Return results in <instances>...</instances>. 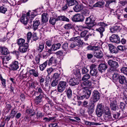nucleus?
Returning <instances> with one entry per match:
<instances>
[{"label": "nucleus", "instance_id": "39", "mask_svg": "<svg viewBox=\"0 0 127 127\" xmlns=\"http://www.w3.org/2000/svg\"><path fill=\"white\" fill-rule=\"evenodd\" d=\"M57 20V18L56 19L55 18L53 17H51L50 18L49 22L50 24H51L52 25H54L57 21H58Z\"/></svg>", "mask_w": 127, "mask_h": 127}, {"label": "nucleus", "instance_id": "51", "mask_svg": "<svg viewBox=\"0 0 127 127\" xmlns=\"http://www.w3.org/2000/svg\"><path fill=\"white\" fill-rule=\"evenodd\" d=\"M96 114L97 116L99 117H101L102 114L103 110H96Z\"/></svg>", "mask_w": 127, "mask_h": 127}, {"label": "nucleus", "instance_id": "36", "mask_svg": "<svg viewBox=\"0 0 127 127\" xmlns=\"http://www.w3.org/2000/svg\"><path fill=\"white\" fill-rule=\"evenodd\" d=\"M47 61L45 62L43 64L39 65V67L40 70H43L47 65Z\"/></svg>", "mask_w": 127, "mask_h": 127}, {"label": "nucleus", "instance_id": "8", "mask_svg": "<svg viewBox=\"0 0 127 127\" xmlns=\"http://www.w3.org/2000/svg\"><path fill=\"white\" fill-rule=\"evenodd\" d=\"M78 78H73L70 79L69 81V85L71 86H74L78 85L79 82V77L80 76V73L79 72L78 73Z\"/></svg>", "mask_w": 127, "mask_h": 127}, {"label": "nucleus", "instance_id": "33", "mask_svg": "<svg viewBox=\"0 0 127 127\" xmlns=\"http://www.w3.org/2000/svg\"><path fill=\"white\" fill-rule=\"evenodd\" d=\"M120 29L119 26H115L110 28V29L111 32L114 33L119 30Z\"/></svg>", "mask_w": 127, "mask_h": 127}, {"label": "nucleus", "instance_id": "60", "mask_svg": "<svg viewBox=\"0 0 127 127\" xmlns=\"http://www.w3.org/2000/svg\"><path fill=\"white\" fill-rule=\"evenodd\" d=\"M10 4L12 6H14L16 5V2L14 0H8Z\"/></svg>", "mask_w": 127, "mask_h": 127}, {"label": "nucleus", "instance_id": "29", "mask_svg": "<svg viewBox=\"0 0 127 127\" xmlns=\"http://www.w3.org/2000/svg\"><path fill=\"white\" fill-rule=\"evenodd\" d=\"M57 20L63 21H66L67 22L69 21V19L64 16H59L57 18Z\"/></svg>", "mask_w": 127, "mask_h": 127}, {"label": "nucleus", "instance_id": "62", "mask_svg": "<svg viewBox=\"0 0 127 127\" xmlns=\"http://www.w3.org/2000/svg\"><path fill=\"white\" fill-rule=\"evenodd\" d=\"M120 115V113H116L113 115V117L115 119L119 118V117H120L119 116Z\"/></svg>", "mask_w": 127, "mask_h": 127}, {"label": "nucleus", "instance_id": "41", "mask_svg": "<svg viewBox=\"0 0 127 127\" xmlns=\"http://www.w3.org/2000/svg\"><path fill=\"white\" fill-rule=\"evenodd\" d=\"M91 77V76L88 74H86L83 75L82 78V80L85 81L90 79Z\"/></svg>", "mask_w": 127, "mask_h": 127}, {"label": "nucleus", "instance_id": "55", "mask_svg": "<svg viewBox=\"0 0 127 127\" xmlns=\"http://www.w3.org/2000/svg\"><path fill=\"white\" fill-rule=\"evenodd\" d=\"M55 118L53 117H49V118L45 117L43 118V120H45V121L46 122H48L52 120H54V119Z\"/></svg>", "mask_w": 127, "mask_h": 127}, {"label": "nucleus", "instance_id": "13", "mask_svg": "<svg viewBox=\"0 0 127 127\" xmlns=\"http://www.w3.org/2000/svg\"><path fill=\"white\" fill-rule=\"evenodd\" d=\"M92 34L88 32V31L86 30L82 32L81 33V37H85L84 40L87 41L90 36H91Z\"/></svg>", "mask_w": 127, "mask_h": 127}, {"label": "nucleus", "instance_id": "46", "mask_svg": "<svg viewBox=\"0 0 127 127\" xmlns=\"http://www.w3.org/2000/svg\"><path fill=\"white\" fill-rule=\"evenodd\" d=\"M42 97L38 96L36 97V99L35 100V103L36 104H38L40 103L42 100Z\"/></svg>", "mask_w": 127, "mask_h": 127}, {"label": "nucleus", "instance_id": "12", "mask_svg": "<svg viewBox=\"0 0 127 127\" xmlns=\"http://www.w3.org/2000/svg\"><path fill=\"white\" fill-rule=\"evenodd\" d=\"M18 64V63L17 61H15L12 62L10 65V69L13 70H16L19 68Z\"/></svg>", "mask_w": 127, "mask_h": 127}, {"label": "nucleus", "instance_id": "53", "mask_svg": "<svg viewBox=\"0 0 127 127\" xmlns=\"http://www.w3.org/2000/svg\"><path fill=\"white\" fill-rule=\"evenodd\" d=\"M125 106L126 104L122 102H120L119 107L122 110H123L125 109Z\"/></svg>", "mask_w": 127, "mask_h": 127}, {"label": "nucleus", "instance_id": "49", "mask_svg": "<svg viewBox=\"0 0 127 127\" xmlns=\"http://www.w3.org/2000/svg\"><path fill=\"white\" fill-rule=\"evenodd\" d=\"M73 26L71 24H68L65 25L64 26V28L66 29L69 30L73 28Z\"/></svg>", "mask_w": 127, "mask_h": 127}, {"label": "nucleus", "instance_id": "40", "mask_svg": "<svg viewBox=\"0 0 127 127\" xmlns=\"http://www.w3.org/2000/svg\"><path fill=\"white\" fill-rule=\"evenodd\" d=\"M85 123L86 125L89 126H91L93 125H99V123H98L91 122L87 121H85Z\"/></svg>", "mask_w": 127, "mask_h": 127}, {"label": "nucleus", "instance_id": "63", "mask_svg": "<svg viewBox=\"0 0 127 127\" xmlns=\"http://www.w3.org/2000/svg\"><path fill=\"white\" fill-rule=\"evenodd\" d=\"M16 113V112L13 109L12 110L10 114V116H11V118H13Z\"/></svg>", "mask_w": 127, "mask_h": 127}, {"label": "nucleus", "instance_id": "19", "mask_svg": "<svg viewBox=\"0 0 127 127\" xmlns=\"http://www.w3.org/2000/svg\"><path fill=\"white\" fill-rule=\"evenodd\" d=\"M108 45L109 49L111 53L116 54L118 53V49L114 46L111 44H109Z\"/></svg>", "mask_w": 127, "mask_h": 127}, {"label": "nucleus", "instance_id": "31", "mask_svg": "<svg viewBox=\"0 0 127 127\" xmlns=\"http://www.w3.org/2000/svg\"><path fill=\"white\" fill-rule=\"evenodd\" d=\"M99 47L97 46H94L91 45L88 46L87 47V49L88 50L96 51L98 50Z\"/></svg>", "mask_w": 127, "mask_h": 127}, {"label": "nucleus", "instance_id": "43", "mask_svg": "<svg viewBox=\"0 0 127 127\" xmlns=\"http://www.w3.org/2000/svg\"><path fill=\"white\" fill-rule=\"evenodd\" d=\"M75 41L74 42H75V43L76 42L78 43V44H83V42L81 41L79 36H78L77 37H75Z\"/></svg>", "mask_w": 127, "mask_h": 127}, {"label": "nucleus", "instance_id": "52", "mask_svg": "<svg viewBox=\"0 0 127 127\" xmlns=\"http://www.w3.org/2000/svg\"><path fill=\"white\" fill-rule=\"evenodd\" d=\"M32 33L31 32H29L27 33V42H29L30 40L32 37Z\"/></svg>", "mask_w": 127, "mask_h": 127}, {"label": "nucleus", "instance_id": "14", "mask_svg": "<svg viewBox=\"0 0 127 127\" xmlns=\"http://www.w3.org/2000/svg\"><path fill=\"white\" fill-rule=\"evenodd\" d=\"M57 63V61L56 57H52L50 59L49 63L48 65H51L53 64H56L54 65H53V66H55L56 67H58V66L56 64Z\"/></svg>", "mask_w": 127, "mask_h": 127}, {"label": "nucleus", "instance_id": "4", "mask_svg": "<svg viewBox=\"0 0 127 127\" xmlns=\"http://www.w3.org/2000/svg\"><path fill=\"white\" fill-rule=\"evenodd\" d=\"M67 83L64 81H61L59 83L57 87L58 92L60 93L63 92L66 88L67 87Z\"/></svg>", "mask_w": 127, "mask_h": 127}, {"label": "nucleus", "instance_id": "22", "mask_svg": "<svg viewBox=\"0 0 127 127\" xmlns=\"http://www.w3.org/2000/svg\"><path fill=\"white\" fill-rule=\"evenodd\" d=\"M40 24L39 21L37 20H35L33 21V28L34 30L37 29Z\"/></svg>", "mask_w": 127, "mask_h": 127}, {"label": "nucleus", "instance_id": "5", "mask_svg": "<svg viewBox=\"0 0 127 127\" xmlns=\"http://www.w3.org/2000/svg\"><path fill=\"white\" fill-rule=\"evenodd\" d=\"M94 21V20L92 19L91 16L87 18L85 20V23L87 26L86 27L84 28L89 29H91L95 25Z\"/></svg>", "mask_w": 127, "mask_h": 127}, {"label": "nucleus", "instance_id": "34", "mask_svg": "<svg viewBox=\"0 0 127 127\" xmlns=\"http://www.w3.org/2000/svg\"><path fill=\"white\" fill-rule=\"evenodd\" d=\"M67 96L68 98L69 99L72 98V93L71 90L70 88L68 89L66 93Z\"/></svg>", "mask_w": 127, "mask_h": 127}, {"label": "nucleus", "instance_id": "16", "mask_svg": "<svg viewBox=\"0 0 127 127\" xmlns=\"http://www.w3.org/2000/svg\"><path fill=\"white\" fill-rule=\"evenodd\" d=\"M29 45L27 43H25L23 45L19 46V50L20 52L24 53L27 50Z\"/></svg>", "mask_w": 127, "mask_h": 127}, {"label": "nucleus", "instance_id": "23", "mask_svg": "<svg viewBox=\"0 0 127 127\" xmlns=\"http://www.w3.org/2000/svg\"><path fill=\"white\" fill-rule=\"evenodd\" d=\"M83 8V6L81 4H78L75 5L73 8V9L75 11L79 12Z\"/></svg>", "mask_w": 127, "mask_h": 127}, {"label": "nucleus", "instance_id": "32", "mask_svg": "<svg viewBox=\"0 0 127 127\" xmlns=\"http://www.w3.org/2000/svg\"><path fill=\"white\" fill-rule=\"evenodd\" d=\"M65 1L67 4L69 6L74 5L77 2L75 0H65Z\"/></svg>", "mask_w": 127, "mask_h": 127}, {"label": "nucleus", "instance_id": "59", "mask_svg": "<svg viewBox=\"0 0 127 127\" xmlns=\"http://www.w3.org/2000/svg\"><path fill=\"white\" fill-rule=\"evenodd\" d=\"M12 108V106L9 104H7L5 106V108L7 109V111L8 112Z\"/></svg>", "mask_w": 127, "mask_h": 127}, {"label": "nucleus", "instance_id": "18", "mask_svg": "<svg viewBox=\"0 0 127 127\" xmlns=\"http://www.w3.org/2000/svg\"><path fill=\"white\" fill-rule=\"evenodd\" d=\"M107 68V65L105 64H101L99 65L98 69L102 72L104 71Z\"/></svg>", "mask_w": 127, "mask_h": 127}, {"label": "nucleus", "instance_id": "44", "mask_svg": "<svg viewBox=\"0 0 127 127\" xmlns=\"http://www.w3.org/2000/svg\"><path fill=\"white\" fill-rule=\"evenodd\" d=\"M110 101V104L116 103L117 102L116 98L115 97H111L109 98Z\"/></svg>", "mask_w": 127, "mask_h": 127}, {"label": "nucleus", "instance_id": "45", "mask_svg": "<svg viewBox=\"0 0 127 127\" xmlns=\"http://www.w3.org/2000/svg\"><path fill=\"white\" fill-rule=\"evenodd\" d=\"M120 75H119L117 73H115L113 74L112 76L113 79L114 80L116 81L118 80L119 77Z\"/></svg>", "mask_w": 127, "mask_h": 127}, {"label": "nucleus", "instance_id": "54", "mask_svg": "<svg viewBox=\"0 0 127 127\" xmlns=\"http://www.w3.org/2000/svg\"><path fill=\"white\" fill-rule=\"evenodd\" d=\"M58 83V80H53L51 84V86L52 87H55L57 85Z\"/></svg>", "mask_w": 127, "mask_h": 127}, {"label": "nucleus", "instance_id": "21", "mask_svg": "<svg viewBox=\"0 0 127 127\" xmlns=\"http://www.w3.org/2000/svg\"><path fill=\"white\" fill-rule=\"evenodd\" d=\"M119 83L122 84L127 83L126 77L124 76L120 75L118 79Z\"/></svg>", "mask_w": 127, "mask_h": 127}, {"label": "nucleus", "instance_id": "17", "mask_svg": "<svg viewBox=\"0 0 127 127\" xmlns=\"http://www.w3.org/2000/svg\"><path fill=\"white\" fill-rule=\"evenodd\" d=\"M107 63L111 67L118 68L119 66L117 62L112 60H109L108 61Z\"/></svg>", "mask_w": 127, "mask_h": 127}, {"label": "nucleus", "instance_id": "37", "mask_svg": "<svg viewBox=\"0 0 127 127\" xmlns=\"http://www.w3.org/2000/svg\"><path fill=\"white\" fill-rule=\"evenodd\" d=\"M40 57L39 55H38L36 56L35 58V61H32L33 64L34 65L38 64L40 62Z\"/></svg>", "mask_w": 127, "mask_h": 127}, {"label": "nucleus", "instance_id": "15", "mask_svg": "<svg viewBox=\"0 0 127 127\" xmlns=\"http://www.w3.org/2000/svg\"><path fill=\"white\" fill-rule=\"evenodd\" d=\"M95 51V52L94 53L95 57L97 58H101L103 57V53L102 51L100 50L99 47L98 50Z\"/></svg>", "mask_w": 127, "mask_h": 127}, {"label": "nucleus", "instance_id": "11", "mask_svg": "<svg viewBox=\"0 0 127 127\" xmlns=\"http://www.w3.org/2000/svg\"><path fill=\"white\" fill-rule=\"evenodd\" d=\"M110 41L113 42L119 43L120 42V38L118 35L113 34L110 38Z\"/></svg>", "mask_w": 127, "mask_h": 127}, {"label": "nucleus", "instance_id": "6", "mask_svg": "<svg viewBox=\"0 0 127 127\" xmlns=\"http://www.w3.org/2000/svg\"><path fill=\"white\" fill-rule=\"evenodd\" d=\"M95 64H92L90 66V74L91 76L96 77L97 75V70Z\"/></svg>", "mask_w": 127, "mask_h": 127}, {"label": "nucleus", "instance_id": "50", "mask_svg": "<svg viewBox=\"0 0 127 127\" xmlns=\"http://www.w3.org/2000/svg\"><path fill=\"white\" fill-rule=\"evenodd\" d=\"M7 10V8L4 6L0 7V12L4 13Z\"/></svg>", "mask_w": 127, "mask_h": 127}, {"label": "nucleus", "instance_id": "47", "mask_svg": "<svg viewBox=\"0 0 127 127\" xmlns=\"http://www.w3.org/2000/svg\"><path fill=\"white\" fill-rule=\"evenodd\" d=\"M110 105L112 110L115 111L116 110L117 107V103H116L110 104Z\"/></svg>", "mask_w": 127, "mask_h": 127}, {"label": "nucleus", "instance_id": "7", "mask_svg": "<svg viewBox=\"0 0 127 127\" xmlns=\"http://www.w3.org/2000/svg\"><path fill=\"white\" fill-rule=\"evenodd\" d=\"M61 46V44L59 43L54 44L52 45L51 48L48 49L47 52L50 54H51L52 53V51L54 52L59 49Z\"/></svg>", "mask_w": 127, "mask_h": 127}, {"label": "nucleus", "instance_id": "9", "mask_svg": "<svg viewBox=\"0 0 127 127\" xmlns=\"http://www.w3.org/2000/svg\"><path fill=\"white\" fill-rule=\"evenodd\" d=\"M100 94L97 91L95 90L92 93L93 101L94 102H96L100 99Z\"/></svg>", "mask_w": 127, "mask_h": 127}, {"label": "nucleus", "instance_id": "2", "mask_svg": "<svg viewBox=\"0 0 127 127\" xmlns=\"http://www.w3.org/2000/svg\"><path fill=\"white\" fill-rule=\"evenodd\" d=\"M83 92L85 93V95L77 96V98L79 100H81L85 98L88 99L90 97L91 95V90L89 89L87 87H85L83 88Z\"/></svg>", "mask_w": 127, "mask_h": 127}, {"label": "nucleus", "instance_id": "26", "mask_svg": "<svg viewBox=\"0 0 127 127\" xmlns=\"http://www.w3.org/2000/svg\"><path fill=\"white\" fill-rule=\"evenodd\" d=\"M92 84V83L91 82L87 80L85 81H84L81 84V89L83 90V88L85 87H84V86H86L89 87L91 86Z\"/></svg>", "mask_w": 127, "mask_h": 127}, {"label": "nucleus", "instance_id": "28", "mask_svg": "<svg viewBox=\"0 0 127 127\" xmlns=\"http://www.w3.org/2000/svg\"><path fill=\"white\" fill-rule=\"evenodd\" d=\"M0 50L2 54L4 55L8 54L9 53V51L8 49L5 47H0Z\"/></svg>", "mask_w": 127, "mask_h": 127}, {"label": "nucleus", "instance_id": "10", "mask_svg": "<svg viewBox=\"0 0 127 127\" xmlns=\"http://www.w3.org/2000/svg\"><path fill=\"white\" fill-rule=\"evenodd\" d=\"M84 19V18L83 16L79 14L75 15L72 18V20L75 22H82Z\"/></svg>", "mask_w": 127, "mask_h": 127}, {"label": "nucleus", "instance_id": "38", "mask_svg": "<svg viewBox=\"0 0 127 127\" xmlns=\"http://www.w3.org/2000/svg\"><path fill=\"white\" fill-rule=\"evenodd\" d=\"M104 118L106 121H111L112 120L111 114L105 115L104 116Z\"/></svg>", "mask_w": 127, "mask_h": 127}, {"label": "nucleus", "instance_id": "30", "mask_svg": "<svg viewBox=\"0 0 127 127\" xmlns=\"http://www.w3.org/2000/svg\"><path fill=\"white\" fill-rule=\"evenodd\" d=\"M28 72L25 70L23 69L21 71L20 73V76L22 77L23 78H27L28 77L27 75Z\"/></svg>", "mask_w": 127, "mask_h": 127}, {"label": "nucleus", "instance_id": "61", "mask_svg": "<svg viewBox=\"0 0 127 127\" xmlns=\"http://www.w3.org/2000/svg\"><path fill=\"white\" fill-rule=\"evenodd\" d=\"M104 113L105 115L111 114V113L109 109V108H106V109L105 110Z\"/></svg>", "mask_w": 127, "mask_h": 127}, {"label": "nucleus", "instance_id": "27", "mask_svg": "<svg viewBox=\"0 0 127 127\" xmlns=\"http://www.w3.org/2000/svg\"><path fill=\"white\" fill-rule=\"evenodd\" d=\"M49 104L48 103L45 105L44 107L43 110L47 114H49L50 113V110L49 108Z\"/></svg>", "mask_w": 127, "mask_h": 127}, {"label": "nucleus", "instance_id": "64", "mask_svg": "<svg viewBox=\"0 0 127 127\" xmlns=\"http://www.w3.org/2000/svg\"><path fill=\"white\" fill-rule=\"evenodd\" d=\"M117 49L120 51H123L125 50V47L124 46L119 45L117 47Z\"/></svg>", "mask_w": 127, "mask_h": 127}, {"label": "nucleus", "instance_id": "48", "mask_svg": "<svg viewBox=\"0 0 127 127\" xmlns=\"http://www.w3.org/2000/svg\"><path fill=\"white\" fill-rule=\"evenodd\" d=\"M104 4L103 2H98L95 3L94 5V6L95 7H101Z\"/></svg>", "mask_w": 127, "mask_h": 127}, {"label": "nucleus", "instance_id": "3", "mask_svg": "<svg viewBox=\"0 0 127 127\" xmlns=\"http://www.w3.org/2000/svg\"><path fill=\"white\" fill-rule=\"evenodd\" d=\"M97 25L101 27L96 29V30L99 32L100 34L101 38H102L103 36V32L105 31L104 27L108 26L107 24L105 23L104 22H99L96 24Z\"/></svg>", "mask_w": 127, "mask_h": 127}, {"label": "nucleus", "instance_id": "35", "mask_svg": "<svg viewBox=\"0 0 127 127\" xmlns=\"http://www.w3.org/2000/svg\"><path fill=\"white\" fill-rule=\"evenodd\" d=\"M25 40L22 38L18 39L17 40V43L19 47L23 45L25 43Z\"/></svg>", "mask_w": 127, "mask_h": 127}, {"label": "nucleus", "instance_id": "24", "mask_svg": "<svg viewBox=\"0 0 127 127\" xmlns=\"http://www.w3.org/2000/svg\"><path fill=\"white\" fill-rule=\"evenodd\" d=\"M37 46V50L38 52L40 53L42 51L44 48V44L42 43H39L38 46Z\"/></svg>", "mask_w": 127, "mask_h": 127}, {"label": "nucleus", "instance_id": "57", "mask_svg": "<svg viewBox=\"0 0 127 127\" xmlns=\"http://www.w3.org/2000/svg\"><path fill=\"white\" fill-rule=\"evenodd\" d=\"M120 70L121 72L125 74H127V67H124L121 69Z\"/></svg>", "mask_w": 127, "mask_h": 127}, {"label": "nucleus", "instance_id": "20", "mask_svg": "<svg viewBox=\"0 0 127 127\" xmlns=\"http://www.w3.org/2000/svg\"><path fill=\"white\" fill-rule=\"evenodd\" d=\"M48 19L47 14L44 13L41 15V21L42 23H45L48 21Z\"/></svg>", "mask_w": 127, "mask_h": 127}, {"label": "nucleus", "instance_id": "1", "mask_svg": "<svg viewBox=\"0 0 127 127\" xmlns=\"http://www.w3.org/2000/svg\"><path fill=\"white\" fill-rule=\"evenodd\" d=\"M25 15H23L22 16L20 20L21 23L25 25H27L28 22H29L28 26L26 27V29H29L30 27H31L32 26V20L34 16H33V17H32V18L30 20H28V17L26 16H25Z\"/></svg>", "mask_w": 127, "mask_h": 127}, {"label": "nucleus", "instance_id": "25", "mask_svg": "<svg viewBox=\"0 0 127 127\" xmlns=\"http://www.w3.org/2000/svg\"><path fill=\"white\" fill-rule=\"evenodd\" d=\"M29 73L31 75H33L35 77H38L39 74L38 71H36L34 69H31L29 71Z\"/></svg>", "mask_w": 127, "mask_h": 127}, {"label": "nucleus", "instance_id": "42", "mask_svg": "<svg viewBox=\"0 0 127 127\" xmlns=\"http://www.w3.org/2000/svg\"><path fill=\"white\" fill-rule=\"evenodd\" d=\"M0 79L1 81V84L4 88H5L6 85V81L5 80L3 79L1 74L0 75Z\"/></svg>", "mask_w": 127, "mask_h": 127}, {"label": "nucleus", "instance_id": "58", "mask_svg": "<svg viewBox=\"0 0 127 127\" xmlns=\"http://www.w3.org/2000/svg\"><path fill=\"white\" fill-rule=\"evenodd\" d=\"M92 105H91L89 107H88L87 108L88 109V112L90 115L92 114L94 111V109L93 108H91Z\"/></svg>", "mask_w": 127, "mask_h": 127}, {"label": "nucleus", "instance_id": "56", "mask_svg": "<svg viewBox=\"0 0 127 127\" xmlns=\"http://www.w3.org/2000/svg\"><path fill=\"white\" fill-rule=\"evenodd\" d=\"M68 44L67 42H65L63 45L62 47L63 49L64 50H67L68 47Z\"/></svg>", "mask_w": 127, "mask_h": 127}]
</instances>
